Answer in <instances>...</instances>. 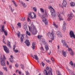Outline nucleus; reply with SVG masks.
Listing matches in <instances>:
<instances>
[{
    "label": "nucleus",
    "mask_w": 75,
    "mask_h": 75,
    "mask_svg": "<svg viewBox=\"0 0 75 75\" xmlns=\"http://www.w3.org/2000/svg\"><path fill=\"white\" fill-rule=\"evenodd\" d=\"M46 61L47 62H48V63H49V64H50V60H46Z\"/></svg>",
    "instance_id": "45"
},
{
    "label": "nucleus",
    "mask_w": 75,
    "mask_h": 75,
    "mask_svg": "<svg viewBox=\"0 0 75 75\" xmlns=\"http://www.w3.org/2000/svg\"><path fill=\"white\" fill-rule=\"evenodd\" d=\"M49 69V67H46V69H47V70H48Z\"/></svg>",
    "instance_id": "60"
},
{
    "label": "nucleus",
    "mask_w": 75,
    "mask_h": 75,
    "mask_svg": "<svg viewBox=\"0 0 75 75\" xmlns=\"http://www.w3.org/2000/svg\"><path fill=\"white\" fill-rule=\"evenodd\" d=\"M61 42L62 43L63 46H64V47H68V46L67 45V43H66V42H65V40H62Z\"/></svg>",
    "instance_id": "12"
},
{
    "label": "nucleus",
    "mask_w": 75,
    "mask_h": 75,
    "mask_svg": "<svg viewBox=\"0 0 75 75\" xmlns=\"http://www.w3.org/2000/svg\"><path fill=\"white\" fill-rule=\"evenodd\" d=\"M51 54V51H50V52H48V54H49V55H50Z\"/></svg>",
    "instance_id": "48"
},
{
    "label": "nucleus",
    "mask_w": 75,
    "mask_h": 75,
    "mask_svg": "<svg viewBox=\"0 0 75 75\" xmlns=\"http://www.w3.org/2000/svg\"><path fill=\"white\" fill-rule=\"evenodd\" d=\"M12 1V2H13V4H16V3H15V2H14V1Z\"/></svg>",
    "instance_id": "58"
},
{
    "label": "nucleus",
    "mask_w": 75,
    "mask_h": 75,
    "mask_svg": "<svg viewBox=\"0 0 75 75\" xmlns=\"http://www.w3.org/2000/svg\"><path fill=\"white\" fill-rule=\"evenodd\" d=\"M62 54L63 56L64 57H67V53L65 52L64 50L62 51Z\"/></svg>",
    "instance_id": "18"
},
{
    "label": "nucleus",
    "mask_w": 75,
    "mask_h": 75,
    "mask_svg": "<svg viewBox=\"0 0 75 75\" xmlns=\"http://www.w3.org/2000/svg\"><path fill=\"white\" fill-rule=\"evenodd\" d=\"M29 28V30L30 31V33H32L33 35H35L37 34V29L35 28V27L34 26H33L32 27L31 26L30 28V26H28Z\"/></svg>",
    "instance_id": "1"
},
{
    "label": "nucleus",
    "mask_w": 75,
    "mask_h": 75,
    "mask_svg": "<svg viewBox=\"0 0 75 75\" xmlns=\"http://www.w3.org/2000/svg\"><path fill=\"white\" fill-rule=\"evenodd\" d=\"M28 14L29 17L33 19L36 18V14L34 12H30Z\"/></svg>",
    "instance_id": "6"
},
{
    "label": "nucleus",
    "mask_w": 75,
    "mask_h": 75,
    "mask_svg": "<svg viewBox=\"0 0 75 75\" xmlns=\"http://www.w3.org/2000/svg\"><path fill=\"white\" fill-rule=\"evenodd\" d=\"M18 33H17V35H18V37H20V42L21 43H22L23 42V40L24 39V35H20V32L19 31H18Z\"/></svg>",
    "instance_id": "5"
},
{
    "label": "nucleus",
    "mask_w": 75,
    "mask_h": 75,
    "mask_svg": "<svg viewBox=\"0 0 75 75\" xmlns=\"http://www.w3.org/2000/svg\"><path fill=\"white\" fill-rule=\"evenodd\" d=\"M68 51H70V54H71V55L72 56H73L74 55V53L72 51V49L71 48H69V49H68Z\"/></svg>",
    "instance_id": "14"
},
{
    "label": "nucleus",
    "mask_w": 75,
    "mask_h": 75,
    "mask_svg": "<svg viewBox=\"0 0 75 75\" xmlns=\"http://www.w3.org/2000/svg\"><path fill=\"white\" fill-rule=\"evenodd\" d=\"M28 21H31V20H30V19L29 18H28Z\"/></svg>",
    "instance_id": "59"
},
{
    "label": "nucleus",
    "mask_w": 75,
    "mask_h": 75,
    "mask_svg": "<svg viewBox=\"0 0 75 75\" xmlns=\"http://www.w3.org/2000/svg\"><path fill=\"white\" fill-rule=\"evenodd\" d=\"M57 15L59 18V21H61V20H63V19L62 18V17L61 16L59 13H58L57 14Z\"/></svg>",
    "instance_id": "20"
},
{
    "label": "nucleus",
    "mask_w": 75,
    "mask_h": 75,
    "mask_svg": "<svg viewBox=\"0 0 75 75\" xmlns=\"http://www.w3.org/2000/svg\"><path fill=\"white\" fill-rule=\"evenodd\" d=\"M9 9H10V10L11 9H12V8L11 7V5H9Z\"/></svg>",
    "instance_id": "49"
},
{
    "label": "nucleus",
    "mask_w": 75,
    "mask_h": 75,
    "mask_svg": "<svg viewBox=\"0 0 75 75\" xmlns=\"http://www.w3.org/2000/svg\"><path fill=\"white\" fill-rule=\"evenodd\" d=\"M45 50L46 51H48L49 50V47L47 45H46L45 46Z\"/></svg>",
    "instance_id": "26"
},
{
    "label": "nucleus",
    "mask_w": 75,
    "mask_h": 75,
    "mask_svg": "<svg viewBox=\"0 0 75 75\" xmlns=\"http://www.w3.org/2000/svg\"><path fill=\"white\" fill-rule=\"evenodd\" d=\"M6 59V58L5 57L4 55H3V58L1 57H0V62H1V65L2 66H6V64L5 63V60Z\"/></svg>",
    "instance_id": "3"
},
{
    "label": "nucleus",
    "mask_w": 75,
    "mask_h": 75,
    "mask_svg": "<svg viewBox=\"0 0 75 75\" xmlns=\"http://www.w3.org/2000/svg\"><path fill=\"white\" fill-rule=\"evenodd\" d=\"M58 37L59 38L62 37V35H61V33L60 34H59V35H58Z\"/></svg>",
    "instance_id": "36"
},
{
    "label": "nucleus",
    "mask_w": 75,
    "mask_h": 75,
    "mask_svg": "<svg viewBox=\"0 0 75 75\" xmlns=\"http://www.w3.org/2000/svg\"><path fill=\"white\" fill-rule=\"evenodd\" d=\"M21 4H22V6H23L24 8H25V7H26L27 6V5H26L25 3H24V2H22Z\"/></svg>",
    "instance_id": "24"
},
{
    "label": "nucleus",
    "mask_w": 75,
    "mask_h": 75,
    "mask_svg": "<svg viewBox=\"0 0 75 75\" xmlns=\"http://www.w3.org/2000/svg\"><path fill=\"white\" fill-rule=\"evenodd\" d=\"M73 14L71 13L70 14H69L68 15V18L67 19V20L68 21H70L72 18V15Z\"/></svg>",
    "instance_id": "10"
},
{
    "label": "nucleus",
    "mask_w": 75,
    "mask_h": 75,
    "mask_svg": "<svg viewBox=\"0 0 75 75\" xmlns=\"http://www.w3.org/2000/svg\"><path fill=\"white\" fill-rule=\"evenodd\" d=\"M62 4L64 7H67V3L65 0H63Z\"/></svg>",
    "instance_id": "16"
},
{
    "label": "nucleus",
    "mask_w": 75,
    "mask_h": 75,
    "mask_svg": "<svg viewBox=\"0 0 75 75\" xmlns=\"http://www.w3.org/2000/svg\"><path fill=\"white\" fill-rule=\"evenodd\" d=\"M19 72V70H17L16 71V73H18V72Z\"/></svg>",
    "instance_id": "53"
},
{
    "label": "nucleus",
    "mask_w": 75,
    "mask_h": 75,
    "mask_svg": "<svg viewBox=\"0 0 75 75\" xmlns=\"http://www.w3.org/2000/svg\"><path fill=\"white\" fill-rule=\"evenodd\" d=\"M42 36L40 35H39L38 36V39H40V38H41L42 37Z\"/></svg>",
    "instance_id": "44"
},
{
    "label": "nucleus",
    "mask_w": 75,
    "mask_h": 75,
    "mask_svg": "<svg viewBox=\"0 0 75 75\" xmlns=\"http://www.w3.org/2000/svg\"><path fill=\"white\" fill-rule=\"evenodd\" d=\"M66 23H65V22H64V24L63 25V27L62 28V30H63L64 31H65L66 30V27L65 25Z\"/></svg>",
    "instance_id": "17"
},
{
    "label": "nucleus",
    "mask_w": 75,
    "mask_h": 75,
    "mask_svg": "<svg viewBox=\"0 0 75 75\" xmlns=\"http://www.w3.org/2000/svg\"><path fill=\"white\" fill-rule=\"evenodd\" d=\"M34 57L35 58V59H36V60H38L39 59L38 58V56H37V55H34Z\"/></svg>",
    "instance_id": "23"
},
{
    "label": "nucleus",
    "mask_w": 75,
    "mask_h": 75,
    "mask_svg": "<svg viewBox=\"0 0 75 75\" xmlns=\"http://www.w3.org/2000/svg\"><path fill=\"white\" fill-rule=\"evenodd\" d=\"M57 34L58 35H59V34H61L60 31H58L57 32Z\"/></svg>",
    "instance_id": "34"
},
{
    "label": "nucleus",
    "mask_w": 75,
    "mask_h": 75,
    "mask_svg": "<svg viewBox=\"0 0 75 75\" xmlns=\"http://www.w3.org/2000/svg\"><path fill=\"white\" fill-rule=\"evenodd\" d=\"M40 10L42 12V13H44V9H43L41 8Z\"/></svg>",
    "instance_id": "32"
},
{
    "label": "nucleus",
    "mask_w": 75,
    "mask_h": 75,
    "mask_svg": "<svg viewBox=\"0 0 75 75\" xmlns=\"http://www.w3.org/2000/svg\"><path fill=\"white\" fill-rule=\"evenodd\" d=\"M31 57H33V58L34 59H35V58H34V56H33V55L32 54H31Z\"/></svg>",
    "instance_id": "55"
},
{
    "label": "nucleus",
    "mask_w": 75,
    "mask_h": 75,
    "mask_svg": "<svg viewBox=\"0 0 75 75\" xmlns=\"http://www.w3.org/2000/svg\"><path fill=\"white\" fill-rule=\"evenodd\" d=\"M19 3H21V2H23V1H20V0H19Z\"/></svg>",
    "instance_id": "63"
},
{
    "label": "nucleus",
    "mask_w": 75,
    "mask_h": 75,
    "mask_svg": "<svg viewBox=\"0 0 75 75\" xmlns=\"http://www.w3.org/2000/svg\"><path fill=\"white\" fill-rule=\"evenodd\" d=\"M26 34H27V35H29V36H31V34L28 31H26Z\"/></svg>",
    "instance_id": "25"
},
{
    "label": "nucleus",
    "mask_w": 75,
    "mask_h": 75,
    "mask_svg": "<svg viewBox=\"0 0 75 75\" xmlns=\"http://www.w3.org/2000/svg\"><path fill=\"white\" fill-rule=\"evenodd\" d=\"M42 21L43 22H44L45 25H47L48 24V21L47 20V19L43 17L42 18Z\"/></svg>",
    "instance_id": "13"
},
{
    "label": "nucleus",
    "mask_w": 75,
    "mask_h": 75,
    "mask_svg": "<svg viewBox=\"0 0 75 75\" xmlns=\"http://www.w3.org/2000/svg\"><path fill=\"white\" fill-rule=\"evenodd\" d=\"M3 74V72L1 71H0V75H2Z\"/></svg>",
    "instance_id": "52"
},
{
    "label": "nucleus",
    "mask_w": 75,
    "mask_h": 75,
    "mask_svg": "<svg viewBox=\"0 0 75 75\" xmlns=\"http://www.w3.org/2000/svg\"><path fill=\"white\" fill-rule=\"evenodd\" d=\"M16 45H13V49L14 51V50H15V48H16Z\"/></svg>",
    "instance_id": "38"
},
{
    "label": "nucleus",
    "mask_w": 75,
    "mask_h": 75,
    "mask_svg": "<svg viewBox=\"0 0 75 75\" xmlns=\"http://www.w3.org/2000/svg\"><path fill=\"white\" fill-rule=\"evenodd\" d=\"M15 67H18V65H17V63H16V64H15Z\"/></svg>",
    "instance_id": "54"
},
{
    "label": "nucleus",
    "mask_w": 75,
    "mask_h": 75,
    "mask_svg": "<svg viewBox=\"0 0 75 75\" xmlns=\"http://www.w3.org/2000/svg\"><path fill=\"white\" fill-rule=\"evenodd\" d=\"M51 59L52 61L53 62H54V59L53 57L51 58Z\"/></svg>",
    "instance_id": "47"
},
{
    "label": "nucleus",
    "mask_w": 75,
    "mask_h": 75,
    "mask_svg": "<svg viewBox=\"0 0 75 75\" xmlns=\"http://www.w3.org/2000/svg\"><path fill=\"white\" fill-rule=\"evenodd\" d=\"M3 68L4 69V70H5L6 71H7V67H3Z\"/></svg>",
    "instance_id": "40"
},
{
    "label": "nucleus",
    "mask_w": 75,
    "mask_h": 75,
    "mask_svg": "<svg viewBox=\"0 0 75 75\" xmlns=\"http://www.w3.org/2000/svg\"><path fill=\"white\" fill-rule=\"evenodd\" d=\"M47 35L51 39V40H49V42H51L52 41L54 40V33H51L50 32H49L47 33Z\"/></svg>",
    "instance_id": "4"
},
{
    "label": "nucleus",
    "mask_w": 75,
    "mask_h": 75,
    "mask_svg": "<svg viewBox=\"0 0 75 75\" xmlns=\"http://www.w3.org/2000/svg\"><path fill=\"white\" fill-rule=\"evenodd\" d=\"M4 25L1 28V30L2 32H4L5 35L6 36L7 35V30H4Z\"/></svg>",
    "instance_id": "11"
},
{
    "label": "nucleus",
    "mask_w": 75,
    "mask_h": 75,
    "mask_svg": "<svg viewBox=\"0 0 75 75\" xmlns=\"http://www.w3.org/2000/svg\"><path fill=\"white\" fill-rule=\"evenodd\" d=\"M26 75H29V73L28 71H27L26 72Z\"/></svg>",
    "instance_id": "50"
},
{
    "label": "nucleus",
    "mask_w": 75,
    "mask_h": 75,
    "mask_svg": "<svg viewBox=\"0 0 75 75\" xmlns=\"http://www.w3.org/2000/svg\"><path fill=\"white\" fill-rule=\"evenodd\" d=\"M23 27L25 30H27V29H28V28H27V25L23 26Z\"/></svg>",
    "instance_id": "29"
},
{
    "label": "nucleus",
    "mask_w": 75,
    "mask_h": 75,
    "mask_svg": "<svg viewBox=\"0 0 75 75\" xmlns=\"http://www.w3.org/2000/svg\"><path fill=\"white\" fill-rule=\"evenodd\" d=\"M7 65H9V63L8 62V61H7Z\"/></svg>",
    "instance_id": "62"
},
{
    "label": "nucleus",
    "mask_w": 75,
    "mask_h": 75,
    "mask_svg": "<svg viewBox=\"0 0 75 75\" xmlns=\"http://www.w3.org/2000/svg\"><path fill=\"white\" fill-rule=\"evenodd\" d=\"M61 53V51H60L59 52V54H60Z\"/></svg>",
    "instance_id": "64"
},
{
    "label": "nucleus",
    "mask_w": 75,
    "mask_h": 75,
    "mask_svg": "<svg viewBox=\"0 0 75 75\" xmlns=\"http://www.w3.org/2000/svg\"><path fill=\"white\" fill-rule=\"evenodd\" d=\"M61 13L62 14H63V15H64V12H61Z\"/></svg>",
    "instance_id": "57"
},
{
    "label": "nucleus",
    "mask_w": 75,
    "mask_h": 75,
    "mask_svg": "<svg viewBox=\"0 0 75 75\" xmlns=\"http://www.w3.org/2000/svg\"><path fill=\"white\" fill-rule=\"evenodd\" d=\"M57 74L58 75H62L61 73V72H60V71L59 70H58L57 71Z\"/></svg>",
    "instance_id": "28"
},
{
    "label": "nucleus",
    "mask_w": 75,
    "mask_h": 75,
    "mask_svg": "<svg viewBox=\"0 0 75 75\" xmlns=\"http://www.w3.org/2000/svg\"><path fill=\"white\" fill-rule=\"evenodd\" d=\"M25 43L26 44L27 46H30V41L28 40H26L25 41Z\"/></svg>",
    "instance_id": "15"
},
{
    "label": "nucleus",
    "mask_w": 75,
    "mask_h": 75,
    "mask_svg": "<svg viewBox=\"0 0 75 75\" xmlns=\"http://www.w3.org/2000/svg\"><path fill=\"white\" fill-rule=\"evenodd\" d=\"M14 58H13V57L11 58H9V61L11 62V63H13V62H14V61L13 60V59H14Z\"/></svg>",
    "instance_id": "22"
},
{
    "label": "nucleus",
    "mask_w": 75,
    "mask_h": 75,
    "mask_svg": "<svg viewBox=\"0 0 75 75\" xmlns=\"http://www.w3.org/2000/svg\"><path fill=\"white\" fill-rule=\"evenodd\" d=\"M41 64L43 66V67H44V65H45V64L43 62H42Z\"/></svg>",
    "instance_id": "46"
},
{
    "label": "nucleus",
    "mask_w": 75,
    "mask_h": 75,
    "mask_svg": "<svg viewBox=\"0 0 75 75\" xmlns=\"http://www.w3.org/2000/svg\"><path fill=\"white\" fill-rule=\"evenodd\" d=\"M25 25H27V23L26 22H25L23 23V26H25Z\"/></svg>",
    "instance_id": "39"
},
{
    "label": "nucleus",
    "mask_w": 75,
    "mask_h": 75,
    "mask_svg": "<svg viewBox=\"0 0 75 75\" xmlns=\"http://www.w3.org/2000/svg\"><path fill=\"white\" fill-rule=\"evenodd\" d=\"M9 68H10V69H11L12 67L11 65H10L9 66Z\"/></svg>",
    "instance_id": "61"
},
{
    "label": "nucleus",
    "mask_w": 75,
    "mask_h": 75,
    "mask_svg": "<svg viewBox=\"0 0 75 75\" xmlns=\"http://www.w3.org/2000/svg\"><path fill=\"white\" fill-rule=\"evenodd\" d=\"M21 68H22V69H23L24 68V65H23V64H21Z\"/></svg>",
    "instance_id": "41"
},
{
    "label": "nucleus",
    "mask_w": 75,
    "mask_h": 75,
    "mask_svg": "<svg viewBox=\"0 0 75 75\" xmlns=\"http://www.w3.org/2000/svg\"><path fill=\"white\" fill-rule=\"evenodd\" d=\"M35 44L34 43H32V48L33 49H34L35 48Z\"/></svg>",
    "instance_id": "27"
},
{
    "label": "nucleus",
    "mask_w": 75,
    "mask_h": 75,
    "mask_svg": "<svg viewBox=\"0 0 75 75\" xmlns=\"http://www.w3.org/2000/svg\"><path fill=\"white\" fill-rule=\"evenodd\" d=\"M17 25L19 27V28H21V25H20V23H18Z\"/></svg>",
    "instance_id": "37"
},
{
    "label": "nucleus",
    "mask_w": 75,
    "mask_h": 75,
    "mask_svg": "<svg viewBox=\"0 0 75 75\" xmlns=\"http://www.w3.org/2000/svg\"><path fill=\"white\" fill-rule=\"evenodd\" d=\"M53 25H54V26L56 28H58V25L55 24V23L53 24Z\"/></svg>",
    "instance_id": "31"
},
{
    "label": "nucleus",
    "mask_w": 75,
    "mask_h": 75,
    "mask_svg": "<svg viewBox=\"0 0 75 75\" xmlns=\"http://www.w3.org/2000/svg\"><path fill=\"white\" fill-rule=\"evenodd\" d=\"M33 10L34 11H35V12L37 11V8L35 7L33 8Z\"/></svg>",
    "instance_id": "30"
},
{
    "label": "nucleus",
    "mask_w": 75,
    "mask_h": 75,
    "mask_svg": "<svg viewBox=\"0 0 75 75\" xmlns=\"http://www.w3.org/2000/svg\"><path fill=\"white\" fill-rule=\"evenodd\" d=\"M14 51L15 52L17 53V52H18V50H14Z\"/></svg>",
    "instance_id": "42"
},
{
    "label": "nucleus",
    "mask_w": 75,
    "mask_h": 75,
    "mask_svg": "<svg viewBox=\"0 0 75 75\" xmlns=\"http://www.w3.org/2000/svg\"><path fill=\"white\" fill-rule=\"evenodd\" d=\"M70 64L71 65V66L74 65V64H73V63L72 62V61H70Z\"/></svg>",
    "instance_id": "33"
},
{
    "label": "nucleus",
    "mask_w": 75,
    "mask_h": 75,
    "mask_svg": "<svg viewBox=\"0 0 75 75\" xmlns=\"http://www.w3.org/2000/svg\"><path fill=\"white\" fill-rule=\"evenodd\" d=\"M3 47L4 48V49L5 51L7 53V54L9 53L10 52V51L9 50V49L7 47V46L5 45L3 46Z\"/></svg>",
    "instance_id": "8"
},
{
    "label": "nucleus",
    "mask_w": 75,
    "mask_h": 75,
    "mask_svg": "<svg viewBox=\"0 0 75 75\" xmlns=\"http://www.w3.org/2000/svg\"><path fill=\"white\" fill-rule=\"evenodd\" d=\"M49 9H51V8H52L53 9V10L51 11L50 12L51 13V15L52 17L54 18V19H55L56 18V17L57 16V14L56 13H55V10L53 8H52V6H50L48 7Z\"/></svg>",
    "instance_id": "2"
},
{
    "label": "nucleus",
    "mask_w": 75,
    "mask_h": 75,
    "mask_svg": "<svg viewBox=\"0 0 75 75\" xmlns=\"http://www.w3.org/2000/svg\"><path fill=\"white\" fill-rule=\"evenodd\" d=\"M18 73H19V74H20V75H21V71H19L18 72Z\"/></svg>",
    "instance_id": "56"
},
{
    "label": "nucleus",
    "mask_w": 75,
    "mask_h": 75,
    "mask_svg": "<svg viewBox=\"0 0 75 75\" xmlns=\"http://www.w3.org/2000/svg\"><path fill=\"white\" fill-rule=\"evenodd\" d=\"M66 69H67V70H68V71L69 72V73L70 75H75V73H74V71H71L70 70V69L68 68V67H66Z\"/></svg>",
    "instance_id": "9"
},
{
    "label": "nucleus",
    "mask_w": 75,
    "mask_h": 75,
    "mask_svg": "<svg viewBox=\"0 0 75 75\" xmlns=\"http://www.w3.org/2000/svg\"><path fill=\"white\" fill-rule=\"evenodd\" d=\"M44 75H48V74L49 75H53L52 73V69H50L49 71L48 72V73L47 70L45 69L44 71Z\"/></svg>",
    "instance_id": "7"
},
{
    "label": "nucleus",
    "mask_w": 75,
    "mask_h": 75,
    "mask_svg": "<svg viewBox=\"0 0 75 75\" xmlns=\"http://www.w3.org/2000/svg\"><path fill=\"white\" fill-rule=\"evenodd\" d=\"M70 4L71 7H75V2H71L70 3Z\"/></svg>",
    "instance_id": "21"
},
{
    "label": "nucleus",
    "mask_w": 75,
    "mask_h": 75,
    "mask_svg": "<svg viewBox=\"0 0 75 75\" xmlns=\"http://www.w3.org/2000/svg\"><path fill=\"white\" fill-rule=\"evenodd\" d=\"M40 50H41L42 51H44V48H43V47H40Z\"/></svg>",
    "instance_id": "43"
},
{
    "label": "nucleus",
    "mask_w": 75,
    "mask_h": 75,
    "mask_svg": "<svg viewBox=\"0 0 75 75\" xmlns=\"http://www.w3.org/2000/svg\"><path fill=\"white\" fill-rule=\"evenodd\" d=\"M7 45L8 47L9 48H11V43L8 40L7 42Z\"/></svg>",
    "instance_id": "19"
},
{
    "label": "nucleus",
    "mask_w": 75,
    "mask_h": 75,
    "mask_svg": "<svg viewBox=\"0 0 75 75\" xmlns=\"http://www.w3.org/2000/svg\"><path fill=\"white\" fill-rule=\"evenodd\" d=\"M21 21H24L25 20V18H22L21 19Z\"/></svg>",
    "instance_id": "35"
},
{
    "label": "nucleus",
    "mask_w": 75,
    "mask_h": 75,
    "mask_svg": "<svg viewBox=\"0 0 75 75\" xmlns=\"http://www.w3.org/2000/svg\"><path fill=\"white\" fill-rule=\"evenodd\" d=\"M10 11H11V12H13L14 11V9H10Z\"/></svg>",
    "instance_id": "51"
}]
</instances>
